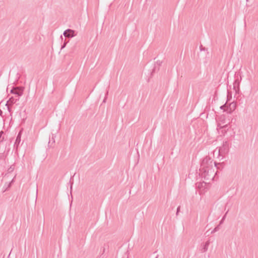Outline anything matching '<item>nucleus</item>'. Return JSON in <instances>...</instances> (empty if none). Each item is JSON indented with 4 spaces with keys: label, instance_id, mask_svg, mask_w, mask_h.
Returning <instances> with one entry per match:
<instances>
[{
    "label": "nucleus",
    "instance_id": "f257e3e1",
    "mask_svg": "<svg viewBox=\"0 0 258 258\" xmlns=\"http://www.w3.org/2000/svg\"><path fill=\"white\" fill-rule=\"evenodd\" d=\"M213 164L215 165V167H216L217 165L218 164L216 162H213L210 158L206 157L203 160L201 163L200 170L206 168H213Z\"/></svg>",
    "mask_w": 258,
    "mask_h": 258
},
{
    "label": "nucleus",
    "instance_id": "f03ea898",
    "mask_svg": "<svg viewBox=\"0 0 258 258\" xmlns=\"http://www.w3.org/2000/svg\"><path fill=\"white\" fill-rule=\"evenodd\" d=\"M201 174L203 177H204L206 180L209 179H213L216 173L215 172L213 168H206L204 169H202Z\"/></svg>",
    "mask_w": 258,
    "mask_h": 258
},
{
    "label": "nucleus",
    "instance_id": "7ed1b4c3",
    "mask_svg": "<svg viewBox=\"0 0 258 258\" xmlns=\"http://www.w3.org/2000/svg\"><path fill=\"white\" fill-rule=\"evenodd\" d=\"M228 144L227 142H223L222 146L220 147L218 149V155L219 156L221 155L223 156L224 155L227 154L228 152Z\"/></svg>",
    "mask_w": 258,
    "mask_h": 258
},
{
    "label": "nucleus",
    "instance_id": "20e7f679",
    "mask_svg": "<svg viewBox=\"0 0 258 258\" xmlns=\"http://www.w3.org/2000/svg\"><path fill=\"white\" fill-rule=\"evenodd\" d=\"M236 107V104L235 102H233L229 104L228 106L226 105V109L224 110V111L226 112L228 114H231L233 112Z\"/></svg>",
    "mask_w": 258,
    "mask_h": 258
},
{
    "label": "nucleus",
    "instance_id": "39448f33",
    "mask_svg": "<svg viewBox=\"0 0 258 258\" xmlns=\"http://www.w3.org/2000/svg\"><path fill=\"white\" fill-rule=\"evenodd\" d=\"M63 35L65 37L72 38L76 36L77 34L74 30L68 29L63 32Z\"/></svg>",
    "mask_w": 258,
    "mask_h": 258
},
{
    "label": "nucleus",
    "instance_id": "423d86ee",
    "mask_svg": "<svg viewBox=\"0 0 258 258\" xmlns=\"http://www.w3.org/2000/svg\"><path fill=\"white\" fill-rule=\"evenodd\" d=\"M210 243V240L209 239L205 243H203L201 244V251L202 252H205L208 250Z\"/></svg>",
    "mask_w": 258,
    "mask_h": 258
},
{
    "label": "nucleus",
    "instance_id": "0eeeda50",
    "mask_svg": "<svg viewBox=\"0 0 258 258\" xmlns=\"http://www.w3.org/2000/svg\"><path fill=\"white\" fill-rule=\"evenodd\" d=\"M11 93L17 96L16 97H19L22 95L23 91L22 90H18L16 88H14L11 90Z\"/></svg>",
    "mask_w": 258,
    "mask_h": 258
},
{
    "label": "nucleus",
    "instance_id": "6e6552de",
    "mask_svg": "<svg viewBox=\"0 0 258 258\" xmlns=\"http://www.w3.org/2000/svg\"><path fill=\"white\" fill-rule=\"evenodd\" d=\"M19 100V98L17 97H11L9 100L7 101L6 105H8V104H13L17 101Z\"/></svg>",
    "mask_w": 258,
    "mask_h": 258
},
{
    "label": "nucleus",
    "instance_id": "1a4fd4ad",
    "mask_svg": "<svg viewBox=\"0 0 258 258\" xmlns=\"http://www.w3.org/2000/svg\"><path fill=\"white\" fill-rule=\"evenodd\" d=\"M220 229V225L219 224L212 231L211 233H214L217 231H218Z\"/></svg>",
    "mask_w": 258,
    "mask_h": 258
},
{
    "label": "nucleus",
    "instance_id": "9d476101",
    "mask_svg": "<svg viewBox=\"0 0 258 258\" xmlns=\"http://www.w3.org/2000/svg\"><path fill=\"white\" fill-rule=\"evenodd\" d=\"M227 126V124H225L223 125H222L220 123H218L217 125V130L226 127Z\"/></svg>",
    "mask_w": 258,
    "mask_h": 258
},
{
    "label": "nucleus",
    "instance_id": "9b49d317",
    "mask_svg": "<svg viewBox=\"0 0 258 258\" xmlns=\"http://www.w3.org/2000/svg\"><path fill=\"white\" fill-rule=\"evenodd\" d=\"M20 137H19V135L17 136V138H16V142H15V144L16 143H19L20 142Z\"/></svg>",
    "mask_w": 258,
    "mask_h": 258
},
{
    "label": "nucleus",
    "instance_id": "f8f14e48",
    "mask_svg": "<svg viewBox=\"0 0 258 258\" xmlns=\"http://www.w3.org/2000/svg\"><path fill=\"white\" fill-rule=\"evenodd\" d=\"M225 218H226V214H225V215L223 217V218H222L221 220L220 221V223H219L220 225L223 223V222L224 220H225Z\"/></svg>",
    "mask_w": 258,
    "mask_h": 258
},
{
    "label": "nucleus",
    "instance_id": "ddd939ff",
    "mask_svg": "<svg viewBox=\"0 0 258 258\" xmlns=\"http://www.w3.org/2000/svg\"><path fill=\"white\" fill-rule=\"evenodd\" d=\"M220 109H224V110H226V104H225L224 105L221 106Z\"/></svg>",
    "mask_w": 258,
    "mask_h": 258
},
{
    "label": "nucleus",
    "instance_id": "4468645a",
    "mask_svg": "<svg viewBox=\"0 0 258 258\" xmlns=\"http://www.w3.org/2000/svg\"><path fill=\"white\" fill-rule=\"evenodd\" d=\"M180 211V206L178 207L177 208V211H176V215H178V212H179Z\"/></svg>",
    "mask_w": 258,
    "mask_h": 258
},
{
    "label": "nucleus",
    "instance_id": "2eb2a0df",
    "mask_svg": "<svg viewBox=\"0 0 258 258\" xmlns=\"http://www.w3.org/2000/svg\"><path fill=\"white\" fill-rule=\"evenodd\" d=\"M7 106L8 111L10 112V114H11V108H10V107L8 105H7Z\"/></svg>",
    "mask_w": 258,
    "mask_h": 258
},
{
    "label": "nucleus",
    "instance_id": "dca6fc26",
    "mask_svg": "<svg viewBox=\"0 0 258 258\" xmlns=\"http://www.w3.org/2000/svg\"><path fill=\"white\" fill-rule=\"evenodd\" d=\"M66 44H67V43H66V42H64V43H63V45L61 46V49H63V48L66 46Z\"/></svg>",
    "mask_w": 258,
    "mask_h": 258
},
{
    "label": "nucleus",
    "instance_id": "f3484780",
    "mask_svg": "<svg viewBox=\"0 0 258 258\" xmlns=\"http://www.w3.org/2000/svg\"><path fill=\"white\" fill-rule=\"evenodd\" d=\"M3 134V131L0 132V138H1L2 135Z\"/></svg>",
    "mask_w": 258,
    "mask_h": 258
},
{
    "label": "nucleus",
    "instance_id": "a211bd4d",
    "mask_svg": "<svg viewBox=\"0 0 258 258\" xmlns=\"http://www.w3.org/2000/svg\"><path fill=\"white\" fill-rule=\"evenodd\" d=\"M2 113H3V112H2V111L0 109V115H2Z\"/></svg>",
    "mask_w": 258,
    "mask_h": 258
},
{
    "label": "nucleus",
    "instance_id": "6ab92c4d",
    "mask_svg": "<svg viewBox=\"0 0 258 258\" xmlns=\"http://www.w3.org/2000/svg\"><path fill=\"white\" fill-rule=\"evenodd\" d=\"M203 183L205 184H206L205 182H203V183H201V184L202 185Z\"/></svg>",
    "mask_w": 258,
    "mask_h": 258
},
{
    "label": "nucleus",
    "instance_id": "aec40b11",
    "mask_svg": "<svg viewBox=\"0 0 258 258\" xmlns=\"http://www.w3.org/2000/svg\"><path fill=\"white\" fill-rule=\"evenodd\" d=\"M105 102V99H104L103 102Z\"/></svg>",
    "mask_w": 258,
    "mask_h": 258
},
{
    "label": "nucleus",
    "instance_id": "412c9836",
    "mask_svg": "<svg viewBox=\"0 0 258 258\" xmlns=\"http://www.w3.org/2000/svg\"><path fill=\"white\" fill-rule=\"evenodd\" d=\"M201 50H202V46L201 47Z\"/></svg>",
    "mask_w": 258,
    "mask_h": 258
}]
</instances>
